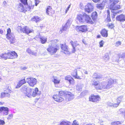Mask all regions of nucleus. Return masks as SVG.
<instances>
[{
    "label": "nucleus",
    "instance_id": "nucleus-3",
    "mask_svg": "<svg viewBox=\"0 0 125 125\" xmlns=\"http://www.w3.org/2000/svg\"><path fill=\"white\" fill-rule=\"evenodd\" d=\"M76 18L80 22H83L85 20L87 22L90 23L91 21V19L89 16L85 13H84L83 15H78Z\"/></svg>",
    "mask_w": 125,
    "mask_h": 125
},
{
    "label": "nucleus",
    "instance_id": "nucleus-15",
    "mask_svg": "<svg viewBox=\"0 0 125 125\" xmlns=\"http://www.w3.org/2000/svg\"><path fill=\"white\" fill-rule=\"evenodd\" d=\"M46 13L47 15L52 16L55 13V11L51 6H48L46 9Z\"/></svg>",
    "mask_w": 125,
    "mask_h": 125
},
{
    "label": "nucleus",
    "instance_id": "nucleus-5",
    "mask_svg": "<svg viewBox=\"0 0 125 125\" xmlns=\"http://www.w3.org/2000/svg\"><path fill=\"white\" fill-rule=\"evenodd\" d=\"M39 89L37 87H35L34 90L31 88L29 92L27 94V95L29 97L31 96L35 97L39 94Z\"/></svg>",
    "mask_w": 125,
    "mask_h": 125
},
{
    "label": "nucleus",
    "instance_id": "nucleus-43",
    "mask_svg": "<svg viewBox=\"0 0 125 125\" xmlns=\"http://www.w3.org/2000/svg\"><path fill=\"white\" fill-rule=\"evenodd\" d=\"M104 42L103 40H101L99 42L100 47H101L103 46Z\"/></svg>",
    "mask_w": 125,
    "mask_h": 125
},
{
    "label": "nucleus",
    "instance_id": "nucleus-8",
    "mask_svg": "<svg viewBox=\"0 0 125 125\" xmlns=\"http://www.w3.org/2000/svg\"><path fill=\"white\" fill-rule=\"evenodd\" d=\"M91 82L92 85L94 86L97 90H101L103 88V86L102 84L100 83L99 81L92 80Z\"/></svg>",
    "mask_w": 125,
    "mask_h": 125
},
{
    "label": "nucleus",
    "instance_id": "nucleus-58",
    "mask_svg": "<svg viewBox=\"0 0 125 125\" xmlns=\"http://www.w3.org/2000/svg\"><path fill=\"white\" fill-rule=\"evenodd\" d=\"M35 100H36V101H37L39 100V99L38 98H36L35 99Z\"/></svg>",
    "mask_w": 125,
    "mask_h": 125
},
{
    "label": "nucleus",
    "instance_id": "nucleus-20",
    "mask_svg": "<svg viewBox=\"0 0 125 125\" xmlns=\"http://www.w3.org/2000/svg\"><path fill=\"white\" fill-rule=\"evenodd\" d=\"M8 52L9 59H14L18 57L17 54L15 51H11Z\"/></svg>",
    "mask_w": 125,
    "mask_h": 125
},
{
    "label": "nucleus",
    "instance_id": "nucleus-1",
    "mask_svg": "<svg viewBox=\"0 0 125 125\" xmlns=\"http://www.w3.org/2000/svg\"><path fill=\"white\" fill-rule=\"evenodd\" d=\"M110 3L109 7V9L111 10L112 12L114 11L118 10L120 9L121 6L120 3L119 2L118 0H109Z\"/></svg>",
    "mask_w": 125,
    "mask_h": 125
},
{
    "label": "nucleus",
    "instance_id": "nucleus-9",
    "mask_svg": "<svg viewBox=\"0 0 125 125\" xmlns=\"http://www.w3.org/2000/svg\"><path fill=\"white\" fill-rule=\"evenodd\" d=\"M100 96L98 95L92 94L89 97V101L94 103H97L100 100Z\"/></svg>",
    "mask_w": 125,
    "mask_h": 125
},
{
    "label": "nucleus",
    "instance_id": "nucleus-45",
    "mask_svg": "<svg viewBox=\"0 0 125 125\" xmlns=\"http://www.w3.org/2000/svg\"><path fill=\"white\" fill-rule=\"evenodd\" d=\"M5 123L4 121L0 119V125H3Z\"/></svg>",
    "mask_w": 125,
    "mask_h": 125
},
{
    "label": "nucleus",
    "instance_id": "nucleus-10",
    "mask_svg": "<svg viewBox=\"0 0 125 125\" xmlns=\"http://www.w3.org/2000/svg\"><path fill=\"white\" fill-rule=\"evenodd\" d=\"M71 43L73 47L72 50V53H75L76 50H79L80 49V46L79 44L77 43V42L71 41Z\"/></svg>",
    "mask_w": 125,
    "mask_h": 125
},
{
    "label": "nucleus",
    "instance_id": "nucleus-41",
    "mask_svg": "<svg viewBox=\"0 0 125 125\" xmlns=\"http://www.w3.org/2000/svg\"><path fill=\"white\" fill-rule=\"evenodd\" d=\"M106 21L107 22H109L111 21L110 16H107Z\"/></svg>",
    "mask_w": 125,
    "mask_h": 125
},
{
    "label": "nucleus",
    "instance_id": "nucleus-47",
    "mask_svg": "<svg viewBox=\"0 0 125 125\" xmlns=\"http://www.w3.org/2000/svg\"><path fill=\"white\" fill-rule=\"evenodd\" d=\"M47 40H41V42L42 44L44 43L47 41Z\"/></svg>",
    "mask_w": 125,
    "mask_h": 125
},
{
    "label": "nucleus",
    "instance_id": "nucleus-56",
    "mask_svg": "<svg viewBox=\"0 0 125 125\" xmlns=\"http://www.w3.org/2000/svg\"><path fill=\"white\" fill-rule=\"evenodd\" d=\"M26 69V67H24L23 68V69L24 70Z\"/></svg>",
    "mask_w": 125,
    "mask_h": 125
},
{
    "label": "nucleus",
    "instance_id": "nucleus-13",
    "mask_svg": "<svg viewBox=\"0 0 125 125\" xmlns=\"http://www.w3.org/2000/svg\"><path fill=\"white\" fill-rule=\"evenodd\" d=\"M19 29L23 33H25L27 34L32 32H33V30H31L27 26H25L23 27H21L20 26L18 27Z\"/></svg>",
    "mask_w": 125,
    "mask_h": 125
},
{
    "label": "nucleus",
    "instance_id": "nucleus-31",
    "mask_svg": "<svg viewBox=\"0 0 125 125\" xmlns=\"http://www.w3.org/2000/svg\"><path fill=\"white\" fill-rule=\"evenodd\" d=\"M26 52L30 54L36 56L37 53L34 52V51H32L30 48H28L26 50Z\"/></svg>",
    "mask_w": 125,
    "mask_h": 125
},
{
    "label": "nucleus",
    "instance_id": "nucleus-49",
    "mask_svg": "<svg viewBox=\"0 0 125 125\" xmlns=\"http://www.w3.org/2000/svg\"><path fill=\"white\" fill-rule=\"evenodd\" d=\"M107 16H110V12L109 10H107Z\"/></svg>",
    "mask_w": 125,
    "mask_h": 125
},
{
    "label": "nucleus",
    "instance_id": "nucleus-18",
    "mask_svg": "<svg viewBox=\"0 0 125 125\" xmlns=\"http://www.w3.org/2000/svg\"><path fill=\"white\" fill-rule=\"evenodd\" d=\"M116 21L120 22H124L125 21V15L122 14L116 16Z\"/></svg>",
    "mask_w": 125,
    "mask_h": 125
},
{
    "label": "nucleus",
    "instance_id": "nucleus-28",
    "mask_svg": "<svg viewBox=\"0 0 125 125\" xmlns=\"http://www.w3.org/2000/svg\"><path fill=\"white\" fill-rule=\"evenodd\" d=\"M102 35L104 37H107L108 36L107 31L105 29L102 30L101 32Z\"/></svg>",
    "mask_w": 125,
    "mask_h": 125
},
{
    "label": "nucleus",
    "instance_id": "nucleus-36",
    "mask_svg": "<svg viewBox=\"0 0 125 125\" xmlns=\"http://www.w3.org/2000/svg\"><path fill=\"white\" fill-rule=\"evenodd\" d=\"M121 124V122L118 121H114L111 123V125H118Z\"/></svg>",
    "mask_w": 125,
    "mask_h": 125
},
{
    "label": "nucleus",
    "instance_id": "nucleus-25",
    "mask_svg": "<svg viewBox=\"0 0 125 125\" xmlns=\"http://www.w3.org/2000/svg\"><path fill=\"white\" fill-rule=\"evenodd\" d=\"M122 100L123 97L120 96L118 97L116 99L117 103L113 104V106L115 107L118 106L120 102L122 101Z\"/></svg>",
    "mask_w": 125,
    "mask_h": 125
},
{
    "label": "nucleus",
    "instance_id": "nucleus-30",
    "mask_svg": "<svg viewBox=\"0 0 125 125\" xmlns=\"http://www.w3.org/2000/svg\"><path fill=\"white\" fill-rule=\"evenodd\" d=\"M105 4L103 3V2L100 4H97L96 5V7L97 9H103L104 7Z\"/></svg>",
    "mask_w": 125,
    "mask_h": 125
},
{
    "label": "nucleus",
    "instance_id": "nucleus-48",
    "mask_svg": "<svg viewBox=\"0 0 125 125\" xmlns=\"http://www.w3.org/2000/svg\"><path fill=\"white\" fill-rule=\"evenodd\" d=\"M116 46H118L121 44V42L120 41H118L116 43Z\"/></svg>",
    "mask_w": 125,
    "mask_h": 125
},
{
    "label": "nucleus",
    "instance_id": "nucleus-17",
    "mask_svg": "<svg viewBox=\"0 0 125 125\" xmlns=\"http://www.w3.org/2000/svg\"><path fill=\"white\" fill-rule=\"evenodd\" d=\"M10 88L8 86L4 91V92H2L0 94V97L1 98H3L6 96L8 94H9L11 93V91L10 89Z\"/></svg>",
    "mask_w": 125,
    "mask_h": 125
},
{
    "label": "nucleus",
    "instance_id": "nucleus-7",
    "mask_svg": "<svg viewBox=\"0 0 125 125\" xmlns=\"http://www.w3.org/2000/svg\"><path fill=\"white\" fill-rule=\"evenodd\" d=\"M60 46L61 52L66 55L69 54L71 53L69 47L66 43L61 44Z\"/></svg>",
    "mask_w": 125,
    "mask_h": 125
},
{
    "label": "nucleus",
    "instance_id": "nucleus-35",
    "mask_svg": "<svg viewBox=\"0 0 125 125\" xmlns=\"http://www.w3.org/2000/svg\"><path fill=\"white\" fill-rule=\"evenodd\" d=\"M107 26L109 29H113L115 27L114 24L113 23H108L107 24Z\"/></svg>",
    "mask_w": 125,
    "mask_h": 125
},
{
    "label": "nucleus",
    "instance_id": "nucleus-22",
    "mask_svg": "<svg viewBox=\"0 0 125 125\" xmlns=\"http://www.w3.org/2000/svg\"><path fill=\"white\" fill-rule=\"evenodd\" d=\"M25 77H24L19 81L17 85L16 86V88H18L21 87L23 84L26 83Z\"/></svg>",
    "mask_w": 125,
    "mask_h": 125
},
{
    "label": "nucleus",
    "instance_id": "nucleus-19",
    "mask_svg": "<svg viewBox=\"0 0 125 125\" xmlns=\"http://www.w3.org/2000/svg\"><path fill=\"white\" fill-rule=\"evenodd\" d=\"M11 30L9 28L7 30V33L6 34V38L8 39H13L14 38V35L11 33Z\"/></svg>",
    "mask_w": 125,
    "mask_h": 125
},
{
    "label": "nucleus",
    "instance_id": "nucleus-51",
    "mask_svg": "<svg viewBox=\"0 0 125 125\" xmlns=\"http://www.w3.org/2000/svg\"><path fill=\"white\" fill-rule=\"evenodd\" d=\"M3 30L1 29H0V33L1 34H2L3 33Z\"/></svg>",
    "mask_w": 125,
    "mask_h": 125
},
{
    "label": "nucleus",
    "instance_id": "nucleus-23",
    "mask_svg": "<svg viewBox=\"0 0 125 125\" xmlns=\"http://www.w3.org/2000/svg\"><path fill=\"white\" fill-rule=\"evenodd\" d=\"M53 98L56 101L59 103L61 102L64 100V99L60 97L59 95H53Z\"/></svg>",
    "mask_w": 125,
    "mask_h": 125
},
{
    "label": "nucleus",
    "instance_id": "nucleus-52",
    "mask_svg": "<svg viewBox=\"0 0 125 125\" xmlns=\"http://www.w3.org/2000/svg\"><path fill=\"white\" fill-rule=\"evenodd\" d=\"M101 36L100 35H98L97 36V38H100L101 37Z\"/></svg>",
    "mask_w": 125,
    "mask_h": 125
},
{
    "label": "nucleus",
    "instance_id": "nucleus-37",
    "mask_svg": "<svg viewBox=\"0 0 125 125\" xmlns=\"http://www.w3.org/2000/svg\"><path fill=\"white\" fill-rule=\"evenodd\" d=\"M21 2L24 5H28V0H20Z\"/></svg>",
    "mask_w": 125,
    "mask_h": 125
},
{
    "label": "nucleus",
    "instance_id": "nucleus-14",
    "mask_svg": "<svg viewBox=\"0 0 125 125\" xmlns=\"http://www.w3.org/2000/svg\"><path fill=\"white\" fill-rule=\"evenodd\" d=\"M9 109L7 107L4 106L0 107V113L2 114L3 115H6L8 114Z\"/></svg>",
    "mask_w": 125,
    "mask_h": 125
},
{
    "label": "nucleus",
    "instance_id": "nucleus-40",
    "mask_svg": "<svg viewBox=\"0 0 125 125\" xmlns=\"http://www.w3.org/2000/svg\"><path fill=\"white\" fill-rule=\"evenodd\" d=\"M13 115L12 114H11L8 115L7 119L8 120H11L13 118Z\"/></svg>",
    "mask_w": 125,
    "mask_h": 125
},
{
    "label": "nucleus",
    "instance_id": "nucleus-59",
    "mask_svg": "<svg viewBox=\"0 0 125 125\" xmlns=\"http://www.w3.org/2000/svg\"><path fill=\"white\" fill-rule=\"evenodd\" d=\"M85 125H92L91 124H87Z\"/></svg>",
    "mask_w": 125,
    "mask_h": 125
},
{
    "label": "nucleus",
    "instance_id": "nucleus-29",
    "mask_svg": "<svg viewBox=\"0 0 125 125\" xmlns=\"http://www.w3.org/2000/svg\"><path fill=\"white\" fill-rule=\"evenodd\" d=\"M71 123L67 120H63L59 124V125H71Z\"/></svg>",
    "mask_w": 125,
    "mask_h": 125
},
{
    "label": "nucleus",
    "instance_id": "nucleus-53",
    "mask_svg": "<svg viewBox=\"0 0 125 125\" xmlns=\"http://www.w3.org/2000/svg\"><path fill=\"white\" fill-rule=\"evenodd\" d=\"M10 42L11 43H14V42L13 41V40H12V41H10Z\"/></svg>",
    "mask_w": 125,
    "mask_h": 125
},
{
    "label": "nucleus",
    "instance_id": "nucleus-27",
    "mask_svg": "<svg viewBox=\"0 0 125 125\" xmlns=\"http://www.w3.org/2000/svg\"><path fill=\"white\" fill-rule=\"evenodd\" d=\"M41 20L40 18L37 16H34L31 19V21H32L35 22L37 23Z\"/></svg>",
    "mask_w": 125,
    "mask_h": 125
},
{
    "label": "nucleus",
    "instance_id": "nucleus-6",
    "mask_svg": "<svg viewBox=\"0 0 125 125\" xmlns=\"http://www.w3.org/2000/svg\"><path fill=\"white\" fill-rule=\"evenodd\" d=\"M59 49V46L58 45H56L55 46L51 45L49 46L47 50L51 55H53L55 54Z\"/></svg>",
    "mask_w": 125,
    "mask_h": 125
},
{
    "label": "nucleus",
    "instance_id": "nucleus-26",
    "mask_svg": "<svg viewBox=\"0 0 125 125\" xmlns=\"http://www.w3.org/2000/svg\"><path fill=\"white\" fill-rule=\"evenodd\" d=\"M0 58L3 59L5 60L9 59L8 52L7 53H5L1 54L0 55Z\"/></svg>",
    "mask_w": 125,
    "mask_h": 125
},
{
    "label": "nucleus",
    "instance_id": "nucleus-46",
    "mask_svg": "<svg viewBox=\"0 0 125 125\" xmlns=\"http://www.w3.org/2000/svg\"><path fill=\"white\" fill-rule=\"evenodd\" d=\"M114 83V80L112 79H111V80H110V81L108 82V83L111 84L113 83Z\"/></svg>",
    "mask_w": 125,
    "mask_h": 125
},
{
    "label": "nucleus",
    "instance_id": "nucleus-12",
    "mask_svg": "<svg viewBox=\"0 0 125 125\" xmlns=\"http://www.w3.org/2000/svg\"><path fill=\"white\" fill-rule=\"evenodd\" d=\"M37 80L36 79L32 77H29L27 78V82L31 87L34 86L37 83Z\"/></svg>",
    "mask_w": 125,
    "mask_h": 125
},
{
    "label": "nucleus",
    "instance_id": "nucleus-4",
    "mask_svg": "<svg viewBox=\"0 0 125 125\" xmlns=\"http://www.w3.org/2000/svg\"><path fill=\"white\" fill-rule=\"evenodd\" d=\"M22 3H20L17 5V9L18 11L21 12H25L31 9V7L28 5L25 6Z\"/></svg>",
    "mask_w": 125,
    "mask_h": 125
},
{
    "label": "nucleus",
    "instance_id": "nucleus-34",
    "mask_svg": "<svg viewBox=\"0 0 125 125\" xmlns=\"http://www.w3.org/2000/svg\"><path fill=\"white\" fill-rule=\"evenodd\" d=\"M91 17L94 20H95L97 19V12L95 11L93 12L91 14Z\"/></svg>",
    "mask_w": 125,
    "mask_h": 125
},
{
    "label": "nucleus",
    "instance_id": "nucleus-33",
    "mask_svg": "<svg viewBox=\"0 0 125 125\" xmlns=\"http://www.w3.org/2000/svg\"><path fill=\"white\" fill-rule=\"evenodd\" d=\"M53 82L55 84H58L60 83V80L58 79L56 77H54V76H53Z\"/></svg>",
    "mask_w": 125,
    "mask_h": 125
},
{
    "label": "nucleus",
    "instance_id": "nucleus-54",
    "mask_svg": "<svg viewBox=\"0 0 125 125\" xmlns=\"http://www.w3.org/2000/svg\"><path fill=\"white\" fill-rule=\"evenodd\" d=\"M69 9L68 8H67L66 9V10H65L66 13L67 12V11Z\"/></svg>",
    "mask_w": 125,
    "mask_h": 125
},
{
    "label": "nucleus",
    "instance_id": "nucleus-44",
    "mask_svg": "<svg viewBox=\"0 0 125 125\" xmlns=\"http://www.w3.org/2000/svg\"><path fill=\"white\" fill-rule=\"evenodd\" d=\"M72 125H79V124L76 122V120H75L73 122Z\"/></svg>",
    "mask_w": 125,
    "mask_h": 125
},
{
    "label": "nucleus",
    "instance_id": "nucleus-57",
    "mask_svg": "<svg viewBox=\"0 0 125 125\" xmlns=\"http://www.w3.org/2000/svg\"><path fill=\"white\" fill-rule=\"evenodd\" d=\"M70 5H69L67 8L69 9L70 8Z\"/></svg>",
    "mask_w": 125,
    "mask_h": 125
},
{
    "label": "nucleus",
    "instance_id": "nucleus-21",
    "mask_svg": "<svg viewBox=\"0 0 125 125\" xmlns=\"http://www.w3.org/2000/svg\"><path fill=\"white\" fill-rule=\"evenodd\" d=\"M65 80L68 81L70 85L73 84L74 83V80L70 75H68L65 77Z\"/></svg>",
    "mask_w": 125,
    "mask_h": 125
},
{
    "label": "nucleus",
    "instance_id": "nucleus-60",
    "mask_svg": "<svg viewBox=\"0 0 125 125\" xmlns=\"http://www.w3.org/2000/svg\"><path fill=\"white\" fill-rule=\"evenodd\" d=\"M37 3H35V5L36 6H37Z\"/></svg>",
    "mask_w": 125,
    "mask_h": 125
},
{
    "label": "nucleus",
    "instance_id": "nucleus-24",
    "mask_svg": "<svg viewBox=\"0 0 125 125\" xmlns=\"http://www.w3.org/2000/svg\"><path fill=\"white\" fill-rule=\"evenodd\" d=\"M72 75L73 77L75 79H81V78L80 76L77 75V70L76 69L74 70L73 72Z\"/></svg>",
    "mask_w": 125,
    "mask_h": 125
},
{
    "label": "nucleus",
    "instance_id": "nucleus-55",
    "mask_svg": "<svg viewBox=\"0 0 125 125\" xmlns=\"http://www.w3.org/2000/svg\"><path fill=\"white\" fill-rule=\"evenodd\" d=\"M40 27L41 28H43V27H44L43 26V25H42V26H40Z\"/></svg>",
    "mask_w": 125,
    "mask_h": 125
},
{
    "label": "nucleus",
    "instance_id": "nucleus-16",
    "mask_svg": "<svg viewBox=\"0 0 125 125\" xmlns=\"http://www.w3.org/2000/svg\"><path fill=\"white\" fill-rule=\"evenodd\" d=\"M88 28L87 26L83 25L80 26H77L76 27V30L82 32H85L88 30Z\"/></svg>",
    "mask_w": 125,
    "mask_h": 125
},
{
    "label": "nucleus",
    "instance_id": "nucleus-50",
    "mask_svg": "<svg viewBox=\"0 0 125 125\" xmlns=\"http://www.w3.org/2000/svg\"><path fill=\"white\" fill-rule=\"evenodd\" d=\"M92 0L95 3H97L99 2L100 0Z\"/></svg>",
    "mask_w": 125,
    "mask_h": 125
},
{
    "label": "nucleus",
    "instance_id": "nucleus-11",
    "mask_svg": "<svg viewBox=\"0 0 125 125\" xmlns=\"http://www.w3.org/2000/svg\"><path fill=\"white\" fill-rule=\"evenodd\" d=\"M94 9V6L91 3H88L85 6L84 11L88 13H90Z\"/></svg>",
    "mask_w": 125,
    "mask_h": 125
},
{
    "label": "nucleus",
    "instance_id": "nucleus-2",
    "mask_svg": "<svg viewBox=\"0 0 125 125\" xmlns=\"http://www.w3.org/2000/svg\"><path fill=\"white\" fill-rule=\"evenodd\" d=\"M58 95L61 96H64L65 100L67 101H70L74 98V95L69 91H60L59 92Z\"/></svg>",
    "mask_w": 125,
    "mask_h": 125
},
{
    "label": "nucleus",
    "instance_id": "nucleus-32",
    "mask_svg": "<svg viewBox=\"0 0 125 125\" xmlns=\"http://www.w3.org/2000/svg\"><path fill=\"white\" fill-rule=\"evenodd\" d=\"M102 75L96 73H94L92 77L94 79H100L102 78Z\"/></svg>",
    "mask_w": 125,
    "mask_h": 125
},
{
    "label": "nucleus",
    "instance_id": "nucleus-42",
    "mask_svg": "<svg viewBox=\"0 0 125 125\" xmlns=\"http://www.w3.org/2000/svg\"><path fill=\"white\" fill-rule=\"evenodd\" d=\"M22 89L23 90L27 91L28 89V87L26 85H24L22 87Z\"/></svg>",
    "mask_w": 125,
    "mask_h": 125
},
{
    "label": "nucleus",
    "instance_id": "nucleus-39",
    "mask_svg": "<svg viewBox=\"0 0 125 125\" xmlns=\"http://www.w3.org/2000/svg\"><path fill=\"white\" fill-rule=\"evenodd\" d=\"M122 12V10H121L117 12L114 13L112 15V19H113L115 18V16L116 14V13H121Z\"/></svg>",
    "mask_w": 125,
    "mask_h": 125
},
{
    "label": "nucleus",
    "instance_id": "nucleus-38",
    "mask_svg": "<svg viewBox=\"0 0 125 125\" xmlns=\"http://www.w3.org/2000/svg\"><path fill=\"white\" fill-rule=\"evenodd\" d=\"M67 26L65 25L63 26L62 29L60 30V33H61L62 32H63V31H65L67 29Z\"/></svg>",
    "mask_w": 125,
    "mask_h": 125
}]
</instances>
